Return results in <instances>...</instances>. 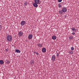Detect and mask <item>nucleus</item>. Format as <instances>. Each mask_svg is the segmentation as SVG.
I'll return each instance as SVG.
<instances>
[{"label": "nucleus", "mask_w": 79, "mask_h": 79, "mask_svg": "<svg viewBox=\"0 0 79 79\" xmlns=\"http://www.w3.org/2000/svg\"><path fill=\"white\" fill-rule=\"evenodd\" d=\"M71 29L72 30V31H73L74 32H75V31H76L75 30V28H74V27H72L71 28Z\"/></svg>", "instance_id": "18"}, {"label": "nucleus", "mask_w": 79, "mask_h": 79, "mask_svg": "<svg viewBox=\"0 0 79 79\" xmlns=\"http://www.w3.org/2000/svg\"><path fill=\"white\" fill-rule=\"evenodd\" d=\"M47 50L45 48H43L42 49V52L44 53V52H46V51Z\"/></svg>", "instance_id": "7"}, {"label": "nucleus", "mask_w": 79, "mask_h": 79, "mask_svg": "<svg viewBox=\"0 0 79 79\" xmlns=\"http://www.w3.org/2000/svg\"><path fill=\"white\" fill-rule=\"evenodd\" d=\"M7 64H9V63H10V62L9 61H8V60H7Z\"/></svg>", "instance_id": "24"}, {"label": "nucleus", "mask_w": 79, "mask_h": 79, "mask_svg": "<svg viewBox=\"0 0 79 79\" xmlns=\"http://www.w3.org/2000/svg\"><path fill=\"white\" fill-rule=\"evenodd\" d=\"M4 63V62L2 60H0V64H3Z\"/></svg>", "instance_id": "12"}, {"label": "nucleus", "mask_w": 79, "mask_h": 79, "mask_svg": "<svg viewBox=\"0 0 79 79\" xmlns=\"http://www.w3.org/2000/svg\"><path fill=\"white\" fill-rule=\"evenodd\" d=\"M15 52L16 53H21V51L19 49H16Z\"/></svg>", "instance_id": "13"}, {"label": "nucleus", "mask_w": 79, "mask_h": 79, "mask_svg": "<svg viewBox=\"0 0 79 79\" xmlns=\"http://www.w3.org/2000/svg\"><path fill=\"white\" fill-rule=\"evenodd\" d=\"M35 3H37V4H38L39 3V0H35Z\"/></svg>", "instance_id": "10"}, {"label": "nucleus", "mask_w": 79, "mask_h": 79, "mask_svg": "<svg viewBox=\"0 0 79 79\" xmlns=\"http://www.w3.org/2000/svg\"><path fill=\"white\" fill-rule=\"evenodd\" d=\"M36 55H39V53H37V52H36Z\"/></svg>", "instance_id": "27"}, {"label": "nucleus", "mask_w": 79, "mask_h": 79, "mask_svg": "<svg viewBox=\"0 0 79 79\" xmlns=\"http://www.w3.org/2000/svg\"><path fill=\"white\" fill-rule=\"evenodd\" d=\"M71 50H74V47H71Z\"/></svg>", "instance_id": "20"}, {"label": "nucleus", "mask_w": 79, "mask_h": 79, "mask_svg": "<svg viewBox=\"0 0 79 79\" xmlns=\"http://www.w3.org/2000/svg\"><path fill=\"white\" fill-rule=\"evenodd\" d=\"M59 54H58V53H57V56H59Z\"/></svg>", "instance_id": "25"}, {"label": "nucleus", "mask_w": 79, "mask_h": 79, "mask_svg": "<svg viewBox=\"0 0 79 79\" xmlns=\"http://www.w3.org/2000/svg\"><path fill=\"white\" fill-rule=\"evenodd\" d=\"M62 10L64 13H65L67 11V9L65 7H63Z\"/></svg>", "instance_id": "5"}, {"label": "nucleus", "mask_w": 79, "mask_h": 79, "mask_svg": "<svg viewBox=\"0 0 79 79\" xmlns=\"http://www.w3.org/2000/svg\"><path fill=\"white\" fill-rule=\"evenodd\" d=\"M69 54H71V55H73V52L72 51H69Z\"/></svg>", "instance_id": "16"}, {"label": "nucleus", "mask_w": 79, "mask_h": 79, "mask_svg": "<svg viewBox=\"0 0 79 79\" xmlns=\"http://www.w3.org/2000/svg\"><path fill=\"white\" fill-rule=\"evenodd\" d=\"M52 39L53 40H56V36H52Z\"/></svg>", "instance_id": "14"}, {"label": "nucleus", "mask_w": 79, "mask_h": 79, "mask_svg": "<svg viewBox=\"0 0 79 79\" xmlns=\"http://www.w3.org/2000/svg\"><path fill=\"white\" fill-rule=\"evenodd\" d=\"M33 6H35V7L36 8H37V7H38V5H37V4L36 3H34L33 4Z\"/></svg>", "instance_id": "9"}, {"label": "nucleus", "mask_w": 79, "mask_h": 79, "mask_svg": "<svg viewBox=\"0 0 79 79\" xmlns=\"http://www.w3.org/2000/svg\"><path fill=\"white\" fill-rule=\"evenodd\" d=\"M58 7L59 8H61L62 6H61V4H59L58 6Z\"/></svg>", "instance_id": "19"}, {"label": "nucleus", "mask_w": 79, "mask_h": 79, "mask_svg": "<svg viewBox=\"0 0 79 79\" xmlns=\"http://www.w3.org/2000/svg\"><path fill=\"white\" fill-rule=\"evenodd\" d=\"M23 32L22 31H20L18 33V35L19 36H21V35H23Z\"/></svg>", "instance_id": "6"}, {"label": "nucleus", "mask_w": 79, "mask_h": 79, "mask_svg": "<svg viewBox=\"0 0 79 79\" xmlns=\"http://www.w3.org/2000/svg\"><path fill=\"white\" fill-rule=\"evenodd\" d=\"M59 14H60V15H61V14H63V13H64V12L62 10H60L59 11Z\"/></svg>", "instance_id": "11"}, {"label": "nucleus", "mask_w": 79, "mask_h": 79, "mask_svg": "<svg viewBox=\"0 0 79 79\" xmlns=\"http://www.w3.org/2000/svg\"><path fill=\"white\" fill-rule=\"evenodd\" d=\"M34 61L32 60L31 61V62L30 63V64H34Z\"/></svg>", "instance_id": "17"}, {"label": "nucleus", "mask_w": 79, "mask_h": 79, "mask_svg": "<svg viewBox=\"0 0 79 79\" xmlns=\"http://www.w3.org/2000/svg\"><path fill=\"white\" fill-rule=\"evenodd\" d=\"M38 47L40 48V47H43V45L42 44H38Z\"/></svg>", "instance_id": "8"}, {"label": "nucleus", "mask_w": 79, "mask_h": 79, "mask_svg": "<svg viewBox=\"0 0 79 79\" xmlns=\"http://www.w3.org/2000/svg\"><path fill=\"white\" fill-rule=\"evenodd\" d=\"M2 26H1V25L0 24V30H1V29H2Z\"/></svg>", "instance_id": "22"}, {"label": "nucleus", "mask_w": 79, "mask_h": 79, "mask_svg": "<svg viewBox=\"0 0 79 79\" xmlns=\"http://www.w3.org/2000/svg\"><path fill=\"white\" fill-rule=\"evenodd\" d=\"M73 38H74V37L73 36H70L69 37V39H70V40H72V39H73Z\"/></svg>", "instance_id": "15"}, {"label": "nucleus", "mask_w": 79, "mask_h": 79, "mask_svg": "<svg viewBox=\"0 0 79 79\" xmlns=\"http://www.w3.org/2000/svg\"><path fill=\"white\" fill-rule=\"evenodd\" d=\"M7 39L8 41H11L12 40V37L10 35H8L7 37Z\"/></svg>", "instance_id": "1"}, {"label": "nucleus", "mask_w": 79, "mask_h": 79, "mask_svg": "<svg viewBox=\"0 0 79 79\" xmlns=\"http://www.w3.org/2000/svg\"><path fill=\"white\" fill-rule=\"evenodd\" d=\"M24 5H27V2H24Z\"/></svg>", "instance_id": "21"}, {"label": "nucleus", "mask_w": 79, "mask_h": 79, "mask_svg": "<svg viewBox=\"0 0 79 79\" xmlns=\"http://www.w3.org/2000/svg\"><path fill=\"white\" fill-rule=\"evenodd\" d=\"M32 37H33V35L32 34H30L28 36V39L29 40H31V39L32 38Z\"/></svg>", "instance_id": "4"}, {"label": "nucleus", "mask_w": 79, "mask_h": 79, "mask_svg": "<svg viewBox=\"0 0 79 79\" xmlns=\"http://www.w3.org/2000/svg\"><path fill=\"white\" fill-rule=\"evenodd\" d=\"M72 34H73V35H74V34H75V33L74 32H73L72 33Z\"/></svg>", "instance_id": "26"}, {"label": "nucleus", "mask_w": 79, "mask_h": 79, "mask_svg": "<svg viewBox=\"0 0 79 79\" xmlns=\"http://www.w3.org/2000/svg\"><path fill=\"white\" fill-rule=\"evenodd\" d=\"M25 24L26 21H22L20 23V24L21 25V26H24Z\"/></svg>", "instance_id": "3"}, {"label": "nucleus", "mask_w": 79, "mask_h": 79, "mask_svg": "<svg viewBox=\"0 0 79 79\" xmlns=\"http://www.w3.org/2000/svg\"><path fill=\"white\" fill-rule=\"evenodd\" d=\"M62 0H58V2H61Z\"/></svg>", "instance_id": "23"}, {"label": "nucleus", "mask_w": 79, "mask_h": 79, "mask_svg": "<svg viewBox=\"0 0 79 79\" xmlns=\"http://www.w3.org/2000/svg\"><path fill=\"white\" fill-rule=\"evenodd\" d=\"M56 59V56L55 55H53L52 56V57L51 58V60L52 61H55V60Z\"/></svg>", "instance_id": "2"}]
</instances>
